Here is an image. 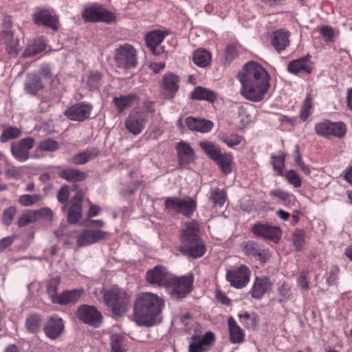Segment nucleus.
<instances>
[{"instance_id": "nucleus-54", "label": "nucleus", "mask_w": 352, "mask_h": 352, "mask_svg": "<svg viewBox=\"0 0 352 352\" xmlns=\"http://www.w3.org/2000/svg\"><path fill=\"white\" fill-rule=\"evenodd\" d=\"M41 151L53 152L58 149V143L52 139L41 141L38 145Z\"/></svg>"}, {"instance_id": "nucleus-43", "label": "nucleus", "mask_w": 352, "mask_h": 352, "mask_svg": "<svg viewBox=\"0 0 352 352\" xmlns=\"http://www.w3.org/2000/svg\"><path fill=\"white\" fill-rule=\"evenodd\" d=\"M41 318L40 316L32 314L29 316L25 320V327L28 332L35 333L41 329Z\"/></svg>"}, {"instance_id": "nucleus-39", "label": "nucleus", "mask_w": 352, "mask_h": 352, "mask_svg": "<svg viewBox=\"0 0 352 352\" xmlns=\"http://www.w3.org/2000/svg\"><path fill=\"white\" fill-rule=\"evenodd\" d=\"M193 61L197 66L206 67L211 61V54L204 49L197 50L194 52Z\"/></svg>"}, {"instance_id": "nucleus-30", "label": "nucleus", "mask_w": 352, "mask_h": 352, "mask_svg": "<svg viewBox=\"0 0 352 352\" xmlns=\"http://www.w3.org/2000/svg\"><path fill=\"white\" fill-rule=\"evenodd\" d=\"M289 36L290 34L288 31L282 29L274 32L272 45L278 52L285 50L289 45Z\"/></svg>"}, {"instance_id": "nucleus-12", "label": "nucleus", "mask_w": 352, "mask_h": 352, "mask_svg": "<svg viewBox=\"0 0 352 352\" xmlns=\"http://www.w3.org/2000/svg\"><path fill=\"white\" fill-rule=\"evenodd\" d=\"M250 278V271L248 267L241 265L235 270L226 273V279L232 287L241 289L247 285Z\"/></svg>"}, {"instance_id": "nucleus-22", "label": "nucleus", "mask_w": 352, "mask_h": 352, "mask_svg": "<svg viewBox=\"0 0 352 352\" xmlns=\"http://www.w3.org/2000/svg\"><path fill=\"white\" fill-rule=\"evenodd\" d=\"M313 64L309 56L290 61L287 65V71L293 74H310Z\"/></svg>"}, {"instance_id": "nucleus-33", "label": "nucleus", "mask_w": 352, "mask_h": 352, "mask_svg": "<svg viewBox=\"0 0 352 352\" xmlns=\"http://www.w3.org/2000/svg\"><path fill=\"white\" fill-rule=\"evenodd\" d=\"M58 175L60 177L69 182H82L87 177V174L84 171L74 168L60 170L58 173Z\"/></svg>"}, {"instance_id": "nucleus-41", "label": "nucleus", "mask_w": 352, "mask_h": 352, "mask_svg": "<svg viewBox=\"0 0 352 352\" xmlns=\"http://www.w3.org/2000/svg\"><path fill=\"white\" fill-rule=\"evenodd\" d=\"M199 146L204 150V151L208 155V156L213 161L216 160L218 157V156L221 153L219 147L210 142H200Z\"/></svg>"}, {"instance_id": "nucleus-37", "label": "nucleus", "mask_w": 352, "mask_h": 352, "mask_svg": "<svg viewBox=\"0 0 352 352\" xmlns=\"http://www.w3.org/2000/svg\"><path fill=\"white\" fill-rule=\"evenodd\" d=\"M191 98L195 100L213 102L216 100L217 96L212 91L208 89L197 87L192 92Z\"/></svg>"}, {"instance_id": "nucleus-64", "label": "nucleus", "mask_w": 352, "mask_h": 352, "mask_svg": "<svg viewBox=\"0 0 352 352\" xmlns=\"http://www.w3.org/2000/svg\"><path fill=\"white\" fill-rule=\"evenodd\" d=\"M307 274L308 272L307 271H302L298 278V283L301 289L304 291H307L309 288V282L307 280Z\"/></svg>"}, {"instance_id": "nucleus-36", "label": "nucleus", "mask_w": 352, "mask_h": 352, "mask_svg": "<svg viewBox=\"0 0 352 352\" xmlns=\"http://www.w3.org/2000/svg\"><path fill=\"white\" fill-rule=\"evenodd\" d=\"M137 99L135 94H128L126 96H116L113 98V102L118 108L120 113L133 105V102Z\"/></svg>"}, {"instance_id": "nucleus-60", "label": "nucleus", "mask_w": 352, "mask_h": 352, "mask_svg": "<svg viewBox=\"0 0 352 352\" xmlns=\"http://www.w3.org/2000/svg\"><path fill=\"white\" fill-rule=\"evenodd\" d=\"M285 157L283 155L280 156H272V164L274 170H277L279 175H281L283 168L284 167Z\"/></svg>"}, {"instance_id": "nucleus-46", "label": "nucleus", "mask_w": 352, "mask_h": 352, "mask_svg": "<svg viewBox=\"0 0 352 352\" xmlns=\"http://www.w3.org/2000/svg\"><path fill=\"white\" fill-rule=\"evenodd\" d=\"M270 194L282 200L285 205H294L296 201L295 197L283 190L277 189L270 191Z\"/></svg>"}, {"instance_id": "nucleus-40", "label": "nucleus", "mask_w": 352, "mask_h": 352, "mask_svg": "<svg viewBox=\"0 0 352 352\" xmlns=\"http://www.w3.org/2000/svg\"><path fill=\"white\" fill-rule=\"evenodd\" d=\"M214 162L219 165L223 173L228 174L231 173L232 162V156L231 154L221 153Z\"/></svg>"}, {"instance_id": "nucleus-10", "label": "nucleus", "mask_w": 352, "mask_h": 352, "mask_svg": "<svg viewBox=\"0 0 352 352\" xmlns=\"http://www.w3.org/2000/svg\"><path fill=\"white\" fill-rule=\"evenodd\" d=\"M251 230L254 234L275 243H278L282 236L279 227L267 223L257 222L252 226Z\"/></svg>"}, {"instance_id": "nucleus-17", "label": "nucleus", "mask_w": 352, "mask_h": 352, "mask_svg": "<svg viewBox=\"0 0 352 352\" xmlns=\"http://www.w3.org/2000/svg\"><path fill=\"white\" fill-rule=\"evenodd\" d=\"M171 276L172 274L169 273L166 267L157 265L146 272V278L151 285L160 287L164 286L166 288Z\"/></svg>"}, {"instance_id": "nucleus-4", "label": "nucleus", "mask_w": 352, "mask_h": 352, "mask_svg": "<svg viewBox=\"0 0 352 352\" xmlns=\"http://www.w3.org/2000/svg\"><path fill=\"white\" fill-rule=\"evenodd\" d=\"M153 111L152 107H148L146 110L139 109L131 111L124 121L125 128L134 135L140 134L148 120V114Z\"/></svg>"}, {"instance_id": "nucleus-18", "label": "nucleus", "mask_w": 352, "mask_h": 352, "mask_svg": "<svg viewBox=\"0 0 352 352\" xmlns=\"http://www.w3.org/2000/svg\"><path fill=\"white\" fill-rule=\"evenodd\" d=\"M214 341L212 331H207L203 336H192L188 346V352H206Z\"/></svg>"}, {"instance_id": "nucleus-29", "label": "nucleus", "mask_w": 352, "mask_h": 352, "mask_svg": "<svg viewBox=\"0 0 352 352\" xmlns=\"http://www.w3.org/2000/svg\"><path fill=\"white\" fill-rule=\"evenodd\" d=\"M34 20L35 23L50 28L54 31H56L58 29L59 23L58 19L46 10H42L36 13L34 15Z\"/></svg>"}, {"instance_id": "nucleus-1", "label": "nucleus", "mask_w": 352, "mask_h": 352, "mask_svg": "<svg viewBox=\"0 0 352 352\" xmlns=\"http://www.w3.org/2000/svg\"><path fill=\"white\" fill-rule=\"evenodd\" d=\"M237 78L241 85V96L252 102L261 101L270 87V74L261 65L254 61L245 64Z\"/></svg>"}, {"instance_id": "nucleus-42", "label": "nucleus", "mask_w": 352, "mask_h": 352, "mask_svg": "<svg viewBox=\"0 0 352 352\" xmlns=\"http://www.w3.org/2000/svg\"><path fill=\"white\" fill-rule=\"evenodd\" d=\"M1 41L5 45L6 50L10 56L15 57L18 55L21 47L19 44L18 39L14 38V36H10L8 39H3Z\"/></svg>"}, {"instance_id": "nucleus-5", "label": "nucleus", "mask_w": 352, "mask_h": 352, "mask_svg": "<svg viewBox=\"0 0 352 352\" xmlns=\"http://www.w3.org/2000/svg\"><path fill=\"white\" fill-rule=\"evenodd\" d=\"M114 59L119 68L126 71L134 68L138 63L136 50L130 44L122 45L116 49Z\"/></svg>"}, {"instance_id": "nucleus-45", "label": "nucleus", "mask_w": 352, "mask_h": 352, "mask_svg": "<svg viewBox=\"0 0 352 352\" xmlns=\"http://www.w3.org/2000/svg\"><path fill=\"white\" fill-rule=\"evenodd\" d=\"M12 21L10 16H6L3 19L1 30L0 32V41L13 36L12 30Z\"/></svg>"}, {"instance_id": "nucleus-23", "label": "nucleus", "mask_w": 352, "mask_h": 352, "mask_svg": "<svg viewBox=\"0 0 352 352\" xmlns=\"http://www.w3.org/2000/svg\"><path fill=\"white\" fill-rule=\"evenodd\" d=\"M185 123L190 131L201 133L210 131L214 126L210 120L192 116L187 117Z\"/></svg>"}, {"instance_id": "nucleus-19", "label": "nucleus", "mask_w": 352, "mask_h": 352, "mask_svg": "<svg viewBox=\"0 0 352 352\" xmlns=\"http://www.w3.org/2000/svg\"><path fill=\"white\" fill-rule=\"evenodd\" d=\"M166 35L165 32L160 30H155L146 35V45L154 54L160 55L164 53V50L161 43Z\"/></svg>"}, {"instance_id": "nucleus-49", "label": "nucleus", "mask_w": 352, "mask_h": 352, "mask_svg": "<svg viewBox=\"0 0 352 352\" xmlns=\"http://www.w3.org/2000/svg\"><path fill=\"white\" fill-rule=\"evenodd\" d=\"M21 130L16 127L9 126L8 128H5L3 129L0 137V141L2 143H5L10 139L19 138L21 135Z\"/></svg>"}, {"instance_id": "nucleus-24", "label": "nucleus", "mask_w": 352, "mask_h": 352, "mask_svg": "<svg viewBox=\"0 0 352 352\" xmlns=\"http://www.w3.org/2000/svg\"><path fill=\"white\" fill-rule=\"evenodd\" d=\"M178 250L185 255L196 258L202 256L206 249L203 241L199 239L195 243L181 244Z\"/></svg>"}, {"instance_id": "nucleus-25", "label": "nucleus", "mask_w": 352, "mask_h": 352, "mask_svg": "<svg viewBox=\"0 0 352 352\" xmlns=\"http://www.w3.org/2000/svg\"><path fill=\"white\" fill-rule=\"evenodd\" d=\"M243 250L247 255L252 256L262 263L266 262L270 256L269 250H261L259 245L252 241L244 243Z\"/></svg>"}, {"instance_id": "nucleus-34", "label": "nucleus", "mask_w": 352, "mask_h": 352, "mask_svg": "<svg viewBox=\"0 0 352 352\" xmlns=\"http://www.w3.org/2000/svg\"><path fill=\"white\" fill-rule=\"evenodd\" d=\"M99 154L100 151L97 148L86 149L74 155L73 162L78 165L84 164L89 160L95 159Z\"/></svg>"}, {"instance_id": "nucleus-21", "label": "nucleus", "mask_w": 352, "mask_h": 352, "mask_svg": "<svg viewBox=\"0 0 352 352\" xmlns=\"http://www.w3.org/2000/svg\"><path fill=\"white\" fill-rule=\"evenodd\" d=\"M199 226L196 221H187L182 228V244L195 243L199 239Z\"/></svg>"}, {"instance_id": "nucleus-55", "label": "nucleus", "mask_w": 352, "mask_h": 352, "mask_svg": "<svg viewBox=\"0 0 352 352\" xmlns=\"http://www.w3.org/2000/svg\"><path fill=\"white\" fill-rule=\"evenodd\" d=\"M57 285L58 282L55 279L50 280L47 286V292L50 296V298L52 302H56V298H59V295L57 294Z\"/></svg>"}, {"instance_id": "nucleus-11", "label": "nucleus", "mask_w": 352, "mask_h": 352, "mask_svg": "<svg viewBox=\"0 0 352 352\" xmlns=\"http://www.w3.org/2000/svg\"><path fill=\"white\" fill-rule=\"evenodd\" d=\"M82 198V192L78 191L69 202L63 205L62 210H67V220L69 223H76L80 219Z\"/></svg>"}, {"instance_id": "nucleus-44", "label": "nucleus", "mask_w": 352, "mask_h": 352, "mask_svg": "<svg viewBox=\"0 0 352 352\" xmlns=\"http://www.w3.org/2000/svg\"><path fill=\"white\" fill-rule=\"evenodd\" d=\"M102 75L95 71L89 72L87 76L86 82L90 90L98 89L101 86Z\"/></svg>"}, {"instance_id": "nucleus-59", "label": "nucleus", "mask_w": 352, "mask_h": 352, "mask_svg": "<svg viewBox=\"0 0 352 352\" xmlns=\"http://www.w3.org/2000/svg\"><path fill=\"white\" fill-rule=\"evenodd\" d=\"M238 54L237 46L236 45H228L226 48L225 58L226 60L230 62L237 57Z\"/></svg>"}, {"instance_id": "nucleus-27", "label": "nucleus", "mask_w": 352, "mask_h": 352, "mask_svg": "<svg viewBox=\"0 0 352 352\" xmlns=\"http://www.w3.org/2000/svg\"><path fill=\"white\" fill-rule=\"evenodd\" d=\"M162 87L166 98H173L179 89L178 76L173 73L164 74L162 77Z\"/></svg>"}, {"instance_id": "nucleus-20", "label": "nucleus", "mask_w": 352, "mask_h": 352, "mask_svg": "<svg viewBox=\"0 0 352 352\" xmlns=\"http://www.w3.org/2000/svg\"><path fill=\"white\" fill-rule=\"evenodd\" d=\"M176 151L178 156V163L181 167L186 168L194 162L195 154L189 144L184 142L177 143Z\"/></svg>"}, {"instance_id": "nucleus-31", "label": "nucleus", "mask_w": 352, "mask_h": 352, "mask_svg": "<svg viewBox=\"0 0 352 352\" xmlns=\"http://www.w3.org/2000/svg\"><path fill=\"white\" fill-rule=\"evenodd\" d=\"M83 293L82 288L65 291L59 295V298H56V303L61 305L75 304L79 300Z\"/></svg>"}, {"instance_id": "nucleus-50", "label": "nucleus", "mask_w": 352, "mask_h": 352, "mask_svg": "<svg viewBox=\"0 0 352 352\" xmlns=\"http://www.w3.org/2000/svg\"><path fill=\"white\" fill-rule=\"evenodd\" d=\"M210 199L214 206L222 207L226 199V194L224 190L215 188L211 192Z\"/></svg>"}, {"instance_id": "nucleus-9", "label": "nucleus", "mask_w": 352, "mask_h": 352, "mask_svg": "<svg viewBox=\"0 0 352 352\" xmlns=\"http://www.w3.org/2000/svg\"><path fill=\"white\" fill-rule=\"evenodd\" d=\"M76 316L83 323L96 328L100 326L103 318L96 307L88 305H80L76 311Z\"/></svg>"}, {"instance_id": "nucleus-53", "label": "nucleus", "mask_w": 352, "mask_h": 352, "mask_svg": "<svg viewBox=\"0 0 352 352\" xmlns=\"http://www.w3.org/2000/svg\"><path fill=\"white\" fill-rule=\"evenodd\" d=\"M37 221L36 213L34 210H30L27 213L22 214L18 221L17 225L19 227H24L30 223H34Z\"/></svg>"}, {"instance_id": "nucleus-47", "label": "nucleus", "mask_w": 352, "mask_h": 352, "mask_svg": "<svg viewBox=\"0 0 352 352\" xmlns=\"http://www.w3.org/2000/svg\"><path fill=\"white\" fill-rule=\"evenodd\" d=\"M220 140L228 146L232 148L240 144L243 140V138L236 133H223L220 135Z\"/></svg>"}, {"instance_id": "nucleus-7", "label": "nucleus", "mask_w": 352, "mask_h": 352, "mask_svg": "<svg viewBox=\"0 0 352 352\" xmlns=\"http://www.w3.org/2000/svg\"><path fill=\"white\" fill-rule=\"evenodd\" d=\"M164 204L169 211L182 214L187 217L192 216L197 206L196 201L190 197H168Z\"/></svg>"}, {"instance_id": "nucleus-26", "label": "nucleus", "mask_w": 352, "mask_h": 352, "mask_svg": "<svg viewBox=\"0 0 352 352\" xmlns=\"http://www.w3.org/2000/svg\"><path fill=\"white\" fill-rule=\"evenodd\" d=\"M272 283L267 277H256L249 293L252 298L259 300L264 294L271 289Z\"/></svg>"}, {"instance_id": "nucleus-52", "label": "nucleus", "mask_w": 352, "mask_h": 352, "mask_svg": "<svg viewBox=\"0 0 352 352\" xmlns=\"http://www.w3.org/2000/svg\"><path fill=\"white\" fill-rule=\"evenodd\" d=\"M16 211L15 206H10L3 210L1 220L5 226H9L12 224Z\"/></svg>"}, {"instance_id": "nucleus-61", "label": "nucleus", "mask_w": 352, "mask_h": 352, "mask_svg": "<svg viewBox=\"0 0 352 352\" xmlns=\"http://www.w3.org/2000/svg\"><path fill=\"white\" fill-rule=\"evenodd\" d=\"M311 107V99L309 97H307L304 100L303 105L300 113V117L302 120L305 121L308 118Z\"/></svg>"}, {"instance_id": "nucleus-63", "label": "nucleus", "mask_w": 352, "mask_h": 352, "mask_svg": "<svg viewBox=\"0 0 352 352\" xmlns=\"http://www.w3.org/2000/svg\"><path fill=\"white\" fill-rule=\"evenodd\" d=\"M111 349L113 352H123L121 346V337L118 335H113L111 337Z\"/></svg>"}, {"instance_id": "nucleus-58", "label": "nucleus", "mask_w": 352, "mask_h": 352, "mask_svg": "<svg viewBox=\"0 0 352 352\" xmlns=\"http://www.w3.org/2000/svg\"><path fill=\"white\" fill-rule=\"evenodd\" d=\"M69 187L67 185H64L60 187L57 194V199L60 203L67 204L69 196Z\"/></svg>"}, {"instance_id": "nucleus-16", "label": "nucleus", "mask_w": 352, "mask_h": 352, "mask_svg": "<svg viewBox=\"0 0 352 352\" xmlns=\"http://www.w3.org/2000/svg\"><path fill=\"white\" fill-rule=\"evenodd\" d=\"M34 145L32 138H26L11 145V153L14 157L19 162H25L29 159L30 151Z\"/></svg>"}, {"instance_id": "nucleus-48", "label": "nucleus", "mask_w": 352, "mask_h": 352, "mask_svg": "<svg viewBox=\"0 0 352 352\" xmlns=\"http://www.w3.org/2000/svg\"><path fill=\"white\" fill-rule=\"evenodd\" d=\"M42 199L41 195L38 194L34 195H22L19 197L18 202L20 205L23 206H33L38 202H39Z\"/></svg>"}, {"instance_id": "nucleus-32", "label": "nucleus", "mask_w": 352, "mask_h": 352, "mask_svg": "<svg viewBox=\"0 0 352 352\" xmlns=\"http://www.w3.org/2000/svg\"><path fill=\"white\" fill-rule=\"evenodd\" d=\"M43 89V85L40 76L37 74H29L27 75L25 83V91L30 95H36Z\"/></svg>"}, {"instance_id": "nucleus-15", "label": "nucleus", "mask_w": 352, "mask_h": 352, "mask_svg": "<svg viewBox=\"0 0 352 352\" xmlns=\"http://www.w3.org/2000/svg\"><path fill=\"white\" fill-rule=\"evenodd\" d=\"M92 105L85 102H78L65 110V116L71 120L83 122L90 118Z\"/></svg>"}, {"instance_id": "nucleus-56", "label": "nucleus", "mask_w": 352, "mask_h": 352, "mask_svg": "<svg viewBox=\"0 0 352 352\" xmlns=\"http://www.w3.org/2000/svg\"><path fill=\"white\" fill-rule=\"evenodd\" d=\"M285 177L289 184L293 185L295 188H299L302 184L300 177L294 170L287 171L285 175Z\"/></svg>"}, {"instance_id": "nucleus-3", "label": "nucleus", "mask_w": 352, "mask_h": 352, "mask_svg": "<svg viewBox=\"0 0 352 352\" xmlns=\"http://www.w3.org/2000/svg\"><path fill=\"white\" fill-rule=\"evenodd\" d=\"M104 302L111 308L116 316L125 314L130 304V296L126 291L116 285H112L104 288L102 292Z\"/></svg>"}, {"instance_id": "nucleus-2", "label": "nucleus", "mask_w": 352, "mask_h": 352, "mask_svg": "<svg viewBox=\"0 0 352 352\" xmlns=\"http://www.w3.org/2000/svg\"><path fill=\"white\" fill-rule=\"evenodd\" d=\"M164 307L161 297L150 292L140 294L133 307V317L139 325L151 327L155 322Z\"/></svg>"}, {"instance_id": "nucleus-35", "label": "nucleus", "mask_w": 352, "mask_h": 352, "mask_svg": "<svg viewBox=\"0 0 352 352\" xmlns=\"http://www.w3.org/2000/svg\"><path fill=\"white\" fill-rule=\"evenodd\" d=\"M230 341L232 343H241L244 339V333L241 328L236 324L233 318L230 317L228 320Z\"/></svg>"}, {"instance_id": "nucleus-57", "label": "nucleus", "mask_w": 352, "mask_h": 352, "mask_svg": "<svg viewBox=\"0 0 352 352\" xmlns=\"http://www.w3.org/2000/svg\"><path fill=\"white\" fill-rule=\"evenodd\" d=\"M320 32L324 37L325 41L332 42L336 36L335 30L329 26H323L320 29Z\"/></svg>"}, {"instance_id": "nucleus-6", "label": "nucleus", "mask_w": 352, "mask_h": 352, "mask_svg": "<svg viewBox=\"0 0 352 352\" xmlns=\"http://www.w3.org/2000/svg\"><path fill=\"white\" fill-rule=\"evenodd\" d=\"M192 283V276L178 277L172 274L166 289L173 299L178 300L184 298L190 292Z\"/></svg>"}, {"instance_id": "nucleus-13", "label": "nucleus", "mask_w": 352, "mask_h": 352, "mask_svg": "<svg viewBox=\"0 0 352 352\" xmlns=\"http://www.w3.org/2000/svg\"><path fill=\"white\" fill-rule=\"evenodd\" d=\"M82 16L85 21L91 22L102 21L111 23L115 21V16L111 12L98 6L86 8L83 11Z\"/></svg>"}, {"instance_id": "nucleus-8", "label": "nucleus", "mask_w": 352, "mask_h": 352, "mask_svg": "<svg viewBox=\"0 0 352 352\" xmlns=\"http://www.w3.org/2000/svg\"><path fill=\"white\" fill-rule=\"evenodd\" d=\"M315 131L320 136H335L340 138L345 135L346 126L342 122H332L326 120L316 124Z\"/></svg>"}, {"instance_id": "nucleus-51", "label": "nucleus", "mask_w": 352, "mask_h": 352, "mask_svg": "<svg viewBox=\"0 0 352 352\" xmlns=\"http://www.w3.org/2000/svg\"><path fill=\"white\" fill-rule=\"evenodd\" d=\"M305 232L302 230H296L292 234V242L298 251L301 250L305 243Z\"/></svg>"}, {"instance_id": "nucleus-14", "label": "nucleus", "mask_w": 352, "mask_h": 352, "mask_svg": "<svg viewBox=\"0 0 352 352\" xmlns=\"http://www.w3.org/2000/svg\"><path fill=\"white\" fill-rule=\"evenodd\" d=\"M109 234L101 230H83L78 236L76 245L84 247L107 239Z\"/></svg>"}, {"instance_id": "nucleus-38", "label": "nucleus", "mask_w": 352, "mask_h": 352, "mask_svg": "<svg viewBox=\"0 0 352 352\" xmlns=\"http://www.w3.org/2000/svg\"><path fill=\"white\" fill-rule=\"evenodd\" d=\"M45 49V42L41 39H36L30 42L25 49L23 56L29 57L34 56Z\"/></svg>"}, {"instance_id": "nucleus-62", "label": "nucleus", "mask_w": 352, "mask_h": 352, "mask_svg": "<svg viewBox=\"0 0 352 352\" xmlns=\"http://www.w3.org/2000/svg\"><path fill=\"white\" fill-rule=\"evenodd\" d=\"M278 293L280 294V302L287 300L290 296V287L289 285L283 283L278 288Z\"/></svg>"}, {"instance_id": "nucleus-28", "label": "nucleus", "mask_w": 352, "mask_h": 352, "mask_svg": "<svg viewBox=\"0 0 352 352\" xmlns=\"http://www.w3.org/2000/svg\"><path fill=\"white\" fill-rule=\"evenodd\" d=\"M64 327V322L61 318L52 317L47 321L44 328V332L47 338L54 340L61 335Z\"/></svg>"}]
</instances>
